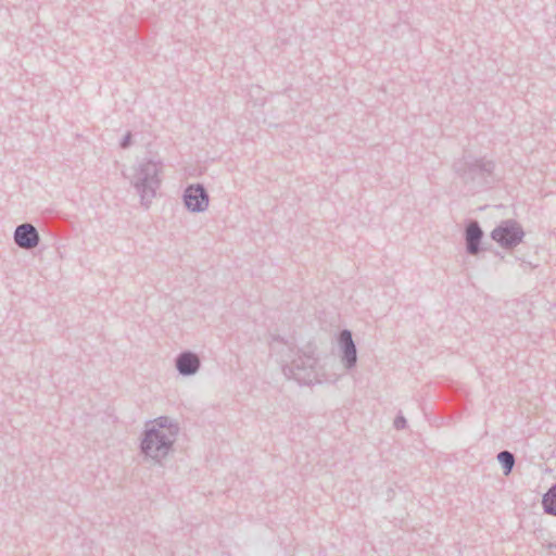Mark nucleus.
Listing matches in <instances>:
<instances>
[{
	"instance_id": "f8f14e48",
	"label": "nucleus",
	"mask_w": 556,
	"mask_h": 556,
	"mask_svg": "<svg viewBox=\"0 0 556 556\" xmlns=\"http://www.w3.org/2000/svg\"><path fill=\"white\" fill-rule=\"evenodd\" d=\"M542 506L545 514L556 517V483L543 495Z\"/></svg>"
},
{
	"instance_id": "1a4fd4ad",
	"label": "nucleus",
	"mask_w": 556,
	"mask_h": 556,
	"mask_svg": "<svg viewBox=\"0 0 556 556\" xmlns=\"http://www.w3.org/2000/svg\"><path fill=\"white\" fill-rule=\"evenodd\" d=\"M175 367L180 376H194L201 368V358L195 352L186 350L175 357Z\"/></svg>"
},
{
	"instance_id": "9b49d317",
	"label": "nucleus",
	"mask_w": 556,
	"mask_h": 556,
	"mask_svg": "<svg viewBox=\"0 0 556 556\" xmlns=\"http://www.w3.org/2000/svg\"><path fill=\"white\" fill-rule=\"evenodd\" d=\"M149 425L151 426H148L147 428H156L159 429V432L172 434L175 438H177L179 433L178 424L167 416H160L153 421H150Z\"/></svg>"
},
{
	"instance_id": "f03ea898",
	"label": "nucleus",
	"mask_w": 556,
	"mask_h": 556,
	"mask_svg": "<svg viewBox=\"0 0 556 556\" xmlns=\"http://www.w3.org/2000/svg\"><path fill=\"white\" fill-rule=\"evenodd\" d=\"M164 164L162 160L142 159L134 166V173L130 177V185L140 197V203L149 208L152 200L156 197V191L161 187V177Z\"/></svg>"
},
{
	"instance_id": "ddd939ff",
	"label": "nucleus",
	"mask_w": 556,
	"mask_h": 556,
	"mask_svg": "<svg viewBox=\"0 0 556 556\" xmlns=\"http://www.w3.org/2000/svg\"><path fill=\"white\" fill-rule=\"evenodd\" d=\"M505 476H508L516 464L515 455L509 451H502L496 456Z\"/></svg>"
},
{
	"instance_id": "7ed1b4c3",
	"label": "nucleus",
	"mask_w": 556,
	"mask_h": 556,
	"mask_svg": "<svg viewBox=\"0 0 556 556\" xmlns=\"http://www.w3.org/2000/svg\"><path fill=\"white\" fill-rule=\"evenodd\" d=\"M454 172L463 179L465 184H475L477 186L486 185L488 178L492 176L495 164L492 160L485 157H473L464 155L454 162Z\"/></svg>"
},
{
	"instance_id": "20e7f679",
	"label": "nucleus",
	"mask_w": 556,
	"mask_h": 556,
	"mask_svg": "<svg viewBox=\"0 0 556 556\" xmlns=\"http://www.w3.org/2000/svg\"><path fill=\"white\" fill-rule=\"evenodd\" d=\"M177 438L159 432L156 428H147L140 443V451L147 457L161 463L172 451Z\"/></svg>"
},
{
	"instance_id": "6e6552de",
	"label": "nucleus",
	"mask_w": 556,
	"mask_h": 556,
	"mask_svg": "<svg viewBox=\"0 0 556 556\" xmlns=\"http://www.w3.org/2000/svg\"><path fill=\"white\" fill-rule=\"evenodd\" d=\"M14 243L24 250H31L40 242L37 228L29 223L18 225L13 233Z\"/></svg>"
},
{
	"instance_id": "0eeeda50",
	"label": "nucleus",
	"mask_w": 556,
	"mask_h": 556,
	"mask_svg": "<svg viewBox=\"0 0 556 556\" xmlns=\"http://www.w3.org/2000/svg\"><path fill=\"white\" fill-rule=\"evenodd\" d=\"M338 344L341 352V363L345 369L350 370L357 364V349L353 340L352 331L343 329L338 337Z\"/></svg>"
},
{
	"instance_id": "dca6fc26",
	"label": "nucleus",
	"mask_w": 556,
	"mask_h": 556,
	"mask_svg": "<svg viewBox=\"0 0 556 556\" xmlns=\"http://www.w3.org/2000/svg\"><path fill=\"white\" fill-rule=\"evenodd\" d=\"M548 547L549 548H556V544H549Z\"/></svg>"
},
{
	"instance_id": "423d86ee",
	"label": "nucleus",
	"mask_w": 556,
	"mask_h": 556,
	"mask_svg": "<svg viewBox=\"0 0 556 556\" xmlns=\"http://www.w3.org/2000/svg\"><path fill=\"white\" fill-rule=\"evenodd\" d=\"M182 201L189 212L202 213L208 207L210 195L202 184H192L184 190Z\"/></svg>"
},
{
	"instance_id": "2eb2a0df",
	"label": "nucleus",
	"mask_w": 556,
	"mask_h": 556,
	"mask_svg": "<svg viewBox=\"0 0 556 556\" xmlns=\"http://www.w3.org/2000/svg\"><path fill=\"white\" fill-rule=\"evenodd\" d=\"M407 425V421L405 419L404 416H396V418L394 419V427L395 429L400 430V429H404Z\"/></svg>"
},
{
	"instance_id": "f257e3e1",
	"label": "nucleus",
	"mask_w": 556,
	"mask_h": 556,
	"mask_svg": "<svg viewBox=\"0 0 556 556\" xmlns=\"http://www.w3.org/2000/svg\"><path fill=\"white\" fill-rule=\"evenodd\" d=\"M316 352L317 348L312 343L296 349L283 342V348L279 352L283 375L303 386L320 383Z\"/></svg>"
},
{
	"instance_id": "4468645a",
	"label": "nucleus",
	"mask_w": 556,
	"mask_h": 556,
	"mask_svg": "<svg viewBox=\"0 0 556 556\" xmlns=\"http://www.w3.org/2000/svg\"><path fill=\"white\" fill-rule=\"evenodd\" d=\"M131 138H132V135L130 131H127L126 135L123 137V139L121 140L119 142V147L122 149H127L130 147L131 144Z\"/></svg>"
},
{
	"instance_id": "9d476101",
	"label": "nucleus",
	"mask_w": 556,
	"mask_h": 556,
	"mask_svg": "<svg viewBox=\"0 0 556 556\" xmlns=\"http://www.w3.org/2000/svg\"><path fill=\"white\" fill-rule=\"evenodd\" d=\"M483 231L477 220H469L465 229L466 252L469 255H477L481 251Z\"/></svg>"
},
{
	"instance_id": "39448f33",
	"label": "nucleus",
	"mask_w": 556,
	"mask_h": 556,
	"mask_svg": "<svg viewBox=\"0 0 556 556\" xmlns=\"http://www.w3.org/2000/svg\"><path fill=\"white\" fill-rule=\"evenodd\" d=\"M491 238L502 248L511 249L521 242V228L516 220H503L492 230Z\"/></svg>"
}]
</instances>
